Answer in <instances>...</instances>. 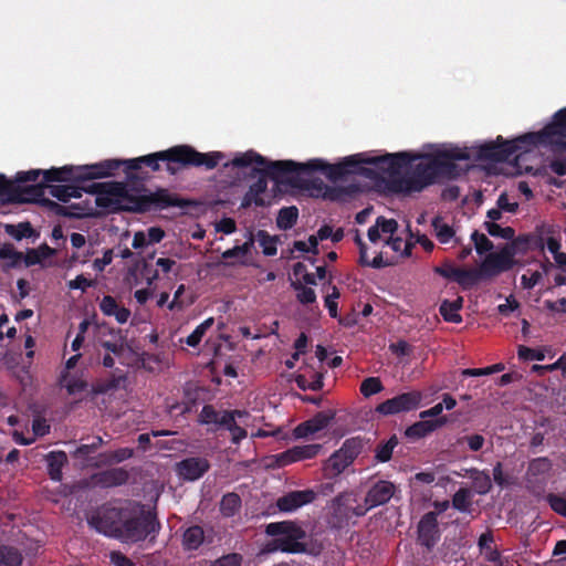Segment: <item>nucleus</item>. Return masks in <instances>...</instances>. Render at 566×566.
<instances>
[{
	"label": "nucleus",
	"mask_w": 566,
	"mask_h": 566,
	"mask_svg": "<svg viewBox=\"0 0 566 566\" xmlns=\"http://www.w3.org/2000/svg\"><path fill=\"white\" fill-rule=\"evenodd\" d=\"M87 523L96 532L126 544L147 538L154 542L161 528L157 513L134 501L119 507L104 505L91 515Z\"/></svg>",
	"instance_id": "obj_1"
},
{
	"label": "nucleus",
	"mask_w": 566,
	"mask_h": 566,
	"mask_svg": "<svg viewBox=\"0 0 566 566\" xmlns=\"http://www.w3.org/2000/svg\"><path fill=\"white\" fill-rule=\"evenodd\" d=\"M161 163L166 165L169 175L178 174L177 146L133 159H105L96 164L82 166L65 165L59 169L48 171V179H102L114 176L120 167H124L127 179L133 180L138 178L135 171L139 170L143 165L156 172L161 169Z\"/></svg>",
	"instance_id": "obj_2"
},
{
	"label": "nucleus",
	"mask_w": 566,
	"mask_h": 566,
	"mask_svg": "<svg viewBox=\"0 0 566 566\" xmlns=\"http://www.w3.org/2000/svg\"><path fill=\"white\" fill-rule=\"evenodd\" d=\"M467 155L455 149H448L447 146L436 149L431 154H423L416 158H422L415 165L410 172L403 177L394 179L390 189L394 191L419 192L426 187L436 182L438 178L457 179L465 175L469 165L464 167L454 163V158H465Z\"/></svg>",
	"instance_id": "obj_3"
},
{
	"label": "nucleus",
	"mask_w": 566,
	"mask_h": 566,
	"mask_svg": "<svg viewBox=\"0 0 566 566\" xmlns=\"http://www.w3.org/2000/svg\"><path fill=\"white\" fill-rule=\"evenodd\" d=\"M530 134H524L512 142H506L497 135V175L531 174L537 166L536 147L562 145V136H555L553 143H542L528 139L526 136Z\"/></svg>",
	"instance_id": "obj_4"
},
{
	"label": "nucleus",
	"mask_w": 566,
	"mask_h": 566,
	"mask_svg": "<svg viewBox=\"0 0 566 566\" xmlns=\"http://www.w3.org/2000/svg\"><path fill=\"white\" fill-rule=\"evenodd\" d=\"M73 182L75 185H49L48 188L50 193L62 202H67L71 198H81L83 191L95 193L96 206L107 212L119 211L122 200L127 198V187L122 182H93L90 186L84 185L86 181Z\"/></svg>",
	"instance_id": "obj_5"
},
{
	"label": "nucleus",
	"mask_w": 566,
	"mask_h": 566,
	"mask_svg": "<svg viewBox=\"0 0 566 566\" xmlns=\"http://www.w3.org/2000/svg\"><path fill=\"white\" fill-rule=\"evenodd\" d=\"M359 165L358 154L344 158L338 164H328L319 158L310 159L306 163H296L293 160H285V163L274 164V169L280 171H289V177L295 179V185L298 186L302 175H311L314 171H322L331 181H337L345 178L347 175L353 174V168Z\"/></svg>",
	"instance_id": "obj_6"
},
{
	"label": "nucleus",
	"mask_w": 566,
	"mask_h": 566,
	"mask_svg": "<svg viewBox=\"0 0 566 566\" xmlns=\"http://www.w3.org/2000/svg\"><path fill=\"white\" fill-rule=\"evenodd\" d=\"M265 534L272 537L266 544L268 552L302 554L307 551L306 532L295 521L269 523L265 526Z\"/></svg>",
	"instance_id": "obj_7"
},
{
	"label": "nucleus",
	"mask_w": 566,
	"mask_h": 566,
	"mask_svg": "<svg viewBox=\"0 0 566 566\" xmlns=\"http://www.w3.org/2000/svg\"><path fill=\"white\" fill-rule=\"evenodd\" d=\"M53 169H56L53 167ZM52 170V168H51ZM48 170L31 169L28 171H20L15 176V192L13 195V203L33 202L43 206L45 189L49 184L54 180L48 179ZM92 179H67L66 181H91Z\"/></svg>",
	"instance_id": "obj_8"
},
{
	"label": "nucleus",
	"mask_w": 566,
	"mask_h": 566,
	"mask_svg": "<svg viewBox=\"0 0 566 566\" xmlns=\"http://www.w3.org/2000/svg\"><path fill=\"white\" fill-rule=\"evenodd\" d=\"M277 163H285V160L271 161L254 150H248L245 153L238 154L230 163H226L223 166L226 168L230 166L245 168L256 165L258 167H255L254 170L258 174L266 175L279 184L295 185V179L293 177H289V171H280V169L276 170L273 168L274 164Z\"/></svg>",
	"instance_id": "obj_9"
},
{
	"label": "nucleus",
	"mask_w": 566,
	"mask_h": 566,
	"mask_svg": "<svg viewBox=\"0 0 566 566\" xmlns=\"http://www.w3.org/2000/svg\"><path fill=\"white\" fill-rule=\"evenodd\" d=\"M365 440L361 437L346 439L340 447L325 461L323 474L325 479H335L340 475L361 453Z\"/></svg>",
	"instance_id": "obj_10"
},
{
	"label": "nucleus",
	"mask_w": 566,
	"mask_h": 566,
	"mask_svg": "<svg viewBox=\"0 0 566 566\" xmlns=\"http://www.w3.org/2000/svg\"><path fill=\"white\" fill-rule=\"evenodd\" d=\"M178 172L189 167H203L206 170H212L226 155L221 151L200 153L190 145H177Z\"/></svg>",
	"instance_id": "obj_11"
},
{
	"label": "nucleus",
	"mask_w": 566,
	"mask_h": 566,
	"mask_svg": "<svg viewBox=\"0 0 566 566\" xmlns=\"http://www.w3.org/2000/svg\"><path fill=\"white\" fill-rule=\"evenodd\" d=\"M359 165H370L378 171L388 174L394 179L400 178L402 168L410 165L413 157L408 153L386 154L382 156L369 157L364 154H358Z\"/></svg>",
	"instance_id": "obj_12"
},
{
	"label": "nucleus",
	"mask_w": 566,
	"mask_h": 566,
	"mask_svg": "<svg viewBox=\"0 0 566 566\" xmlns=\"http://www.w3.org/2000/svg\"><path fill=\"white\" fill-rule=\"evenodd\" d=\"M552 471V462L547 458L533 459L527 468L525 475L526 489L535 496H542L545 493Z\"/></svg>",
	"instance_id": "obj_13"
},
{
	"label": "nucleus",
	"mask_w": 566,
	"mask_h": 566,
	"mask_svg": "<svg viewBox=\"0 0 566 566\" xmlns=\"http://www.w3.org/2000/svg\"><path fill=\"white\" fill-rule=\"evenodd\" d=\"M495 275V253H489L475 268H460L455 283L462 289L469 290L482 281Z\"/></svg>",
	"instance_id": "obj_14"
},
{
	"label": "nucleus",
	"mask_w": 566,
	"mask_h": 566,
	"mask_svg": "<svg viewBox=\"0 0 566 566\" xmlns=\"http://www.w3.org/2000/svg\"><path fill=\"white\" fill-rule=\"evenodd\" d=\"M421 400L422 394L418 390L402 392L379 403L376 407V412L382 416L408 412L419 408Z\"/></svg>",
	"instance_id": "obj_15"
},
{
	"label": "nucleus",
	"mask_w": 566,
	"mask_h": 566,
	"mask_svg": "<svg viewBox=\"0 0 566 566\" xmlns=\"http://www.w3.org/2000/svg\"><path fill=\"white\" fill-rule=\"evenodd\" d=\"M440 537L438 513L430 511L420 518L417 525V543L430 553L440 541Z\"/></svg>",
	"instance_id": "obj_16"
},
{
	"label": "nucleus",
	"mask_w": 566,
	"mask_h": 566,
	"mask_svg": "<svg viewBox=\"0 0 566 566\" xmlns=\"http://www.w3.org/2000/svg\"><path fill=\"white\" fill-rule=\"evenodd\" d=\"M188 201L170 193L167 189H159L149 195L140 196L137 201L138 211H146L151 208L165 209L169 207H188Z\"/></svg>",
	"instance_id": "obj_17"
},
{
	"label": "nucleus",
	"mask_w": 566,
	"mask_h": 566,
	"mask_svg": "<svg viewBox=\"0 0 566 566\" xmlns=\"http://www.w3.org/2000/svg\"><path fill=\"white\" fill-rule=\"evenodd\" d=\"M447 147H448V149H455V150H459L460 153H463L467 155L465 158H454V163L465 161V164L462 165L463 167L465 165H469V169H470L471 165L468 163L470 160H472V161L489 160L490 161L489 168H488L489 175L492 174V169H495V166L493 164V163H495V140H491L489 143H486L485 145H481L479 147H471V148H468V147L461 148L458 146H447Z\"/></svg>",
	"instance_id": "obj_18"
},
{
	"label": "nucleus",
	"mask_w": 566,
	"mask_h": 566,
	"mask_svg": "<svg viewBox=\"0 0 566 566\" xmlns=\"http://www.w3.org/2000/svg\"><path fill=\"white\" fill-rule=\"evenodd\" d=\"M528 240L522 237L505 243L502 247L497 245V273L507 271L513 268L515 261L514 256L524 253L527 250Z\"/></svg>",
	"instance_id": "obj_19"
},
{
	"label": "nucleus",
	"mask_w": 566,
	"mask_h": 566,
	"mask_svg": "<svg viewBox=\"0 0 566 566\" xmlns=\"http://www.w3.org/2000/svg\"><path fill=\"white\" fill-rule=\"evenodd\" d=\"M555 136L566 138V107L555 113L553 122L539 132L527 135L528 139L542 143H553Z\"/></svg>",
	"instance_id": "obj_20"
},
{
	"label": "nucleus",
	"mask_w": 566,
	"mask_h": 566,
	"mask_svg": "<svg viewBox=\"0 0 566 566\" xmlns=\"http://www.w3.org/2000/svg\"><path fill=\"white\" fill-rule=\"evenodd\" d=\"M209 469L210 462L200 457L186 458L176 465L177 474L186 481L199 480Z\"/></svg>",
	"instance_id": "obj_21"
},
{
	"label": "nucleus",
	"mask_w": 566,
	"mask_h": 566,
	"mask_svg": "<svg viewBox=\"0 0 566 566\" xmlns=\"http://www.w3.org/2000/svg\"><path fill=\"white\" fill-rule=\"evenodd\" d=\"M316 493L311 490L291 491L276 500V506L281 512H293L297 509L314 502Z\"/></svg>",
	"instance_id": "obj_22"
},
{
	"label": "nucleus",
	"mask_w": 566,
	"mask_h": 566,
	"mask_svg": "<svg viewBox=\"0 0 566 566\" xmlns=\"http://www.w3.org/2000/svg\"><path fill=\"white\" fill-rule=\"evenodd\" d=\"M397 491L396 485L387 480H379L374 483L365 496V504L369 507H377L387 504Z\"/></svg>",
	"instance_id": "obj_23"
},
{
	"label": "nucleus",
	"mask_w": 566,
	"mask_h": 566,
	"mask_svg": "<svg viewBox=\"0 0 566 566\" xmlns=\"http://www.w3.org/2000/svg\"><path fill=\"white\" fill-rule=\"evenodd\" d=\"M96 485L111 489L126 484L129 480V472L124 468H112L94 474Z\"/></svg>",
	"instance_id": "obj_24"
},
{
	"label": "nucleus",
	"mask_w": 566,
	"mask_h": 566,
	"mask_svg": "<svg viewBox=\"0 0 566 566\" xmlns=\"http://www.w3.org/2000/svg\"><path fill=\"white\" fill-rule=\"evenodd\" d=\"M99 310L105 316H114L119 324H125L130 316V311L120 306L116 298L111 295H105L102 298L99 302Z\"/></svg>",
	"instance_id": "obj_25"
},
{
	"label": "nucleus",
	"mask_w": 566,
	"mask_h": 566,
	"mask_svg": "<svg viewBox=\"0 0 566 566\" xmlns=\"http://www.w3.org/2000/svg\"><path fill=\"white\" fill-rule=\"evenodd\" d=\"M48 473L50 479L60 482L62 480V469L67 463V455L64 451H51L45 457Z\"/></svg>",
	"instance_id": "obj_26"
},
{
	"label": "nucleus",
	"mask_w": 566,
	"mask_h": 566,
	"mask_svg": "<svg viewBox=\"0 0 566 566\" xmlns=\"http://www.w3.org/2000/svg\"><path fill=\"white\" fill-rule=\"evenodd\" d=\"M205 542V531L199 525H191L182 534V548L187 552L197 551Z\"/></svg>",
	"instance_id": "obj_27"
},
{
	"label": "nucleus",
	"mask_w": 566,
	"mask_h": 566,
	"mask_svg": "<svg viewBox=\"0 0 566 566\" xmlns=\"http://www.w3.org/2000/svg\"><path fill=\"white\" fill-rule=\"evenodd\" d=\"M444 419L418 421L406 429L405 434L408 438L419 439L434 431L437 428L444 423Z\"/></svg>",
	"instance_id": "obj_28"
},
{
	"label": "nucleus",
	"mask_w": 566,
	"mask_h": 566,
	"mask_svg": "<svg viewBox=\"0 0 566 566\" xmlns=\"http://www.w3.org/2000/svg\"><path fill=\"white\" fill-rule=\"evenodd\" d=\"M0 259L6 260L4 271L20 269L23 265V252L17 251L12 243H3L0 247Z\"/></svg>",
	"instance_id": "obj_29"
},
{
	"label": "nucleus",
	"mask_w": 566,
	"mask_h": 566,
	"mask_svg": "<svg viewBox=\"0 0 566 566\" xmlns=\"http://www.w3.org/2000/svg\"><path fill=\"white\" fill-rule=\"evenodd\" d=\"M53 253L54 250L50 248L46 243L41 244L36 249H27L25 253H23V265L25 268H30L33 265L41 264L44 259L53 255Z\"/></svg>",
	"instance_id": "obj_30"
},
{
	"label": "nucleus",
	"mask_w": 566,
	"mask_h": 566,
	"mask_svg": "<svg viewBox=\"0 0 566 566\" xmlns=\"http://www.w3.org/2000/svg\"><path fill=\"white\" fill-rule=\"evenodd\" d=\"M4 232L17 241L39 237V233L29 221L19 222L18 224H4Z\"/></svg>",
	"instance_id": "obj_31"
},
{
	"label": "nucleus",
	"mask_w": 566,
	"mask_h": 566,
	"mask_svg": "<svg viewBox=\"0 0 566 566\" xmlns=\"http://www.w3.org/2000/svg\"><path fill=\"white\" fill-rule=\"evenodd\" d=\"M227 410L218 411L212 405H205L198 416L200 424H214L218 428H223L222 419L227 418Z\"/></svg>",
	"instance_id": "obj_32"
},
{
	"label": "nucleus",
	"mask_w": 566,
	"mask_h": 566,
	"mask_svg": "<svg viewBox=\"0 0 566 566\" xmlns=\"http://www.w3.org/2000/svg\"><path fill=\"white\" fill-rule=\"evenodd\" d=\"M462 303H463L462 297H458L454 301H448V300L443 301L439 308L440 314L443 317V319L446 322H450V323H457V324L461 323L462 317L459 314V311L462 307Z\"/></svg>",
	"instance_id": "obj_33"
},
{
	"label": "nucleus",
	"mask_w": 566,
	"mask_h": 566,
	"mask_svg": "<svg viewBox=\"0 0 566 566\" xmlns=\"http://www.w3.org/2000/svg\"><path fill=\"white\" fill-rule=\"evenodd\" d=\"M133 455L134 450L130 448H119L115 451L103 452L98 454V463L96 465H112L115 463H120L130 459Z\"/></svg>",
	"instance_id": "obj_34"
},
{
	"label": "nucleus",
	"mask_w": 566,
	"mask_h": 566,
	"mask_svg": "<svg viewBox=\"0 0 566 566\" xmlns=\"http://www.w3.org/2000/svg\"><path fill=\"white\" fill-rule=\"evenodd\" d=\"M124 380H125L124 376H115V375H113L106 379L97 380L96 382L92 384L90 394H91L92 398H94L98 395L107 394L112 390L117 389L119 387L120 382Z\"/></svg>",
	"instance_id": "obj_35"
},
{
	"label": "nucleus",
	"mask_w": 566,
	"mask_h": 566,
	"mask_svg": "<svg viewBox=\"0 0 566 566\" xmlns=\"http://www.w3.org/2000/svg\"><path fill=\"white\" fill-rule=\"evenodd\" d=\"M241 497L234 492L224 494L220 502V512L224 517L234 516L241 509Z\"/></svg>",
	"instance_id": "obj_36"
},
{
	"label": "nucleus",
	"mask_w": 566,
	"mask_h": 566,
	"mask_svg": "<svg viewBox=\"0 0 566 566\" xmlns=\"http://www.w3.org/2000/svg\"><path fill=\"white\" fill-rule=\"evenodd\" d=\"M398 443L399 440L396 434H392L387 441L378 443L375 449L376 462H388L391 459L394 449L398 446Z\"/></svg>",
	"instance_id": "obj_37"
},
{
	"label": "nucleus",
	"mask_w": 566,
	"mask_h": 566,
	"mask_svg": "<svg viewBox=\"0 0 566 566\" xmlns=\"http://www.w3.org/2000/svg\"><path fill=\"white\" fill-rule=\"evenodd\" d=\"M298 218V209L295 206L281 208L276 218V226L281 230L293 228Z\"/></svg>",
	"instance_id": "obj_38"
},
{
	"label": "nucleus",
	"mask_w": 566,
	"mask_h": 566,
	"mask_svg": "<svg viewBox=\"0 0 566 566\" xmlns=\"http://www.w3.org/2000/svg\"><path fill=\"white\" fill-rule=\"evenodd\" d=\"M265 177H268V176L260 174V177L258 178V180L254 181L252 185H250V187L247 191V193H249L251 196V198L254 199V205L256 207H265L268 205V202L262 197V195L268 189V181H266Z\"/></svg>",
	"instance_id": "obj_39"
},
{
	"label": "nucleus",
	"mask_w": 566,
	"mask_h": 566,
	"mask_svg": "<svg viewBox=\"0 0 566 566\" xmlns=\"http://www.w3.org/2000/svg\"><path fill=\"white\" fill-rule=\"evenodd\" d=\"M213 317L205 319L193 329V332L190 335L187 336L185 343L190 347H197L200 344L207 331L213 325Z\"/></svg>",
	"instance_id": "obj_40"
},
{
	"label": "nucleus",
	"mask_w": 566,
	"mask_h": 566,
	"mask_svg": "<svg viewBox=\"0 0 566 566\" xmlns=\"http://www.w3.org/2000/svg\"><path fill=\"white\" fill-rule=\"evenodd\" d=\"M226 417V419H222L223 428L231 433V441L235 444H239L243 439L247 438L248 432L244 428L238 426L237 421H233L230 413H228Z\"/></svg>",
	"instance_id": "obj_41"
},
{
	"label": "nucleus",
	"mask_w": 566,
	"mask_h": 566,
	"mask_svg": "<svg viewBox=\"0 0 566 566\" xmlns=\"http://www.w3.org/2000/svg\"><path fill=\"white\" fill-rule=\"evenodd\" d=\"M62 381L66 388L69 395H76L86 391L90 387L88 382L77 376H62Z\"/></svg>",
	"instance_id": "obj_42"
},
{
	"label": "nucleus",
	"mask_w": 566,
	"mask_h": 566,
	"mask_svg": "<svg viewBox=\"0 0 566 566\" xmlns=\"http://www.w3.org/2000/svg\"><path fill=\"white\" fill-rule=\"evenodd\" d=\"M493 542L494 538L491 530H488L479 538L480 553L489 562H495V548L491 546Z\"/></svg>",
	"instance_id": "obj_43"
},
{
	"label": "nucleus",
	"mask_w": 566,
	"mask_h": 566,
	"mask_svg": "<svg viewBox=\"0 0 566 566\" xmlns=\"http://www.w3.org/2000/svg\"><path fill=\"white\" fill-rule=\"evenodd\" d=\"M22 556L18 549L0 546V566H21Z\"/></svg>",
	"instance_id": "obj_44"
},
{
	"label": "nucleus",
	"mask_w": 566,
	"mask_h": 566,
	"mask_svg": "<svg viewBox=\"0 0 566 566\" xmlns=\"http://www.w3.org/2000/svg\"><path fill=\"white\" fill-rule=\"evenodd\" d=\"M256 239L263 249L264 255L273 256L276 254L277 248L275 237L270 235L265 230H259L256 232Z\"/></svg>",
	"instance_id": "obj_45"
},
{
	"label": "nucleus",
	"mask_w": 566,
	"mask_h": 566,
	"mask_svg": "<svg viewBox=\"0 0 566 566\" xmlns=\"http://www.w3.org/2000/svg\"><path fill=\"white\" fill-rule=\"evenodd\" d=\"M471 239L478 254L483 255L484 253H495L492 251L493 242L484 233H480L475 230L472 232Z\"/></svg>",
	"instance_id": "obj_46"
},
{
	"label": "nucleus",
	"mask_w": 566,
	"mask_h": 566,
	"mask_svg": "<svg viewBox=\"0 0 566 566\" xmlns=\"http://www.w3.org/2000/svg\"><path fill=\"white\" fill-rule=\"evenodd\" d=\"M471 503V492L464 488L459 489L452 497L453 507L460 512H468Z\"/></svg>",
	"instance_id": "obj_47"
},
{
	"label": "nucleus",
	"mask_w": 566,
	"mask_h": 566,
	"mask_svg": "<svg viewBox=\"0 0 566 566\" xmlns=\"http://www.w3.org/2000/svg\"><path fill=\"white\" fill-rule=\"evenodd\" d=\"M294 453L298 461L313 459L317 457V454L322 450V444L313 443V444H305V446H295Z\"/></svg>",
	"instance_id": "obj_48"
},
{
	"label": "nucleus",
	"mask_w": 566,
	"mask_h": 566,
	"mask_svg": "<svg viewBox=\"0 0 566 566\" xmlns=\"http://www.w3.org/2000/svg\"><path fill=\"white\" fill-rule=\"evenodd\" d=\"M545 500L548 503L552 511L556 514L566 517V496H562L555 493H548L545 495Z\"/></svg>",
	"instance_id": "obj_49"
},
{
	"label": "nucleus",
	"mask_w": 566,
	"mask_h": 566,
	"mask_svg": "<svg viewBox=\"0 0 566 566\" xmlns=\"http://www.w3.org/2000/svg\"><path fill=\"white\" fill-rule=\"evenodd\" d=\"M384 386L378 377H368L360 384V392L365 397H370L380 392Z\"/></svg>",
	"instance_id": "obj_50"
},
{
	"label": "nucleus",
	"mask_w": 566,
	"mask_h": 566,
	"mask_svg": "<svg viewBox=\"0 0 566 566\" xmlns=\"http://www.w3.org/2000/svg\"><path fill=\"white\" fill-rule=\"evenodd\" d=\"M15 192V180L11 181L4 175H0V200L13 203V195Z\"/></svg>",
	"instance_id": "obj_51"
},
{
	"label": "nucleus",
	"mask_w": 566,
	"mask_h": 566,
	"mask_svg": "<svg viewBox=\"0 0 566 566\" xmlns=\"http://www.w3.org/2000/svg\"><path fill=\"white\" fill-rule=\"evenodd\" d=\"M292 286L297 291V301L302 304H312L316 301L315 291L312 287L305 286L303 284L293 283Z\"/></svg>",
	"instance_id": "obj_52"
},
{
	"label": "nucleus",
	"mask_w": 566,
	"mask_h": 566,
	"mask_svg": "<svg viewBox=\"0 0 566 566\" xmlns=\"http://www.w3.org/2000/svg\"><path fill=\"white\" fill-rule=\"evenodd\" d=\"M333 419V412L319 411L308 420L315 432H319L323 429L327 428V426L331 423Z\"/></svg>",
	"instance_id": "obj_53"
},
{
	"label": "nucleus",
	"mask_w": 566,
	"mask_h": 566,
	"mask_svg": "<svg viewBox=\"0 0 566 566\" xmlns=\"http://www.w3.org/2000/svg\"><path fill=\"white\" fill-rule=\"evenodd\" d=\"M104 444V440L102 437L96 436L93 438V441L88 444H81L74 452L75 457L78 458H87L91 453L95 452L99 447Z\"/></svg>",
	"instance_id": "obj_54"
},
{
	"label": "nucleus",
	"mask_w": 566,
	"mask_h": 566,
	"mask_svg": "<svg viewBox=\"0 0 566 566\" xmlns=\"http://www.w3.org/2000/svg\"><path fill=\"white\" fill-rule=\"evenodd\" d=\"M294 452V448H291L281 453L274 454L272 457L274 464L279 468H283L294 462H297L298 460Z\"/></svg>",
	"instance_id": "obj_55"
},
{
	"label": "nucleus",
	"mask_w": 566,
	"mask_h": 566,
	"mask_svg": "<svg viewBox=\"0 0 566 566\" xmlns=\"http://www.w3.org/2000/svg\"><path fill=\"white\" fill-rule=\"evenodd\" d=\"M294 452V448H291L281 453L274 454L272 457L274 464L279 468H283L294 462H297L298 460Z\"/></svg>",
	"instance_id": "obj_56"
},
{
	"label": "nucleus",
	"mask_w": 566,
	"mask_h": 566,
	"mask_svg": "<svg viewBox=\"0 0 566 566\" xmlns=\"http://www.w3.org/2000/svg\"><path fill=\"white\" fill-rule=\"evenodd\" d=\"M433 227L436 229V232H437V239L441 242V243H447L450 241V239L454 235V231L453 229L448 226V224H439V219L436 218L433 220Z\"/></svg>",
	"instance_id": "obj_57"
},
{
	"label": "nucleus",
	"mask_w": 566,
	"mask_h": 566,
	"mask_svg": "<svg viewBox=\"0 0 566 566\" xmlns=\"http://www.w3.org/2000/svg\"><path fill=\"white\" fill-rule=\"evenodd\" d=\"M242 556L238 553H230L216 559L210 566H241Z\"/></svg>",
	"instance_id": "obj_58"
},
{
	"label": "nucleus",
	"mask_w": 566,
	"mask_h": 566,
	"mask_svg": "<svg viewBox=\"0 0 566 566\" xmlns=\"http://www.w3.org/2000/svg\"><path fill=\"white\" fill-rule=\"evenodd\" d=\"M492 486L491 479L484 473H478L473 479V488L476 493L485 494Z\"/></svg>",
	"instance_id": "obj_59"
},
{
	"label": "nucleus",
	"mask_w": 566,
	"mask_h": 566,
	"mask_svg": "<svg viewBox=\"0 0 566 566\" xmlns=\"http://www.w3.org/2000/svg\"><path fill=\"white\" fill-rule=\"evenodd\" d=\"M459 270H460V268L454 266L453 264L448 263V262L443 263L441 266H437L434 269L436 273H438L442 277L453 281V282L457 281Z\"/></svg>",
	"instance_id": "obj_60"
},
{
	"label": "nucleus",
	"mask_w": 566,
	"mask_h": 566,
	"mask_svg": "<svg viewBox=\"0 0 566 566\" xmlns=\"http://www.w3.org/2000/svg\"><path fill=\"white\" fill-rule=\"evenodd\" d=\"M376 224L380 232L385 234H394L398 229V222L395 219H386L385 217H378Z\"/></svg>",
	"instance_id": "obj_61"
},
{
	"label": "nucleus",
	"mask_w": 566,
	"mask_h": 566,
	"mask_svg": "<svg viewBox=\"0 0 566 566\" xmlns=\"http://www.w3.org/2000/svg\"><path fill=\"white\" fill-rule=\"evenodd\" d=\"M339 297V291L336 286H333V292L325 297V306L328 310L329 316L336 318L338 315L337 302Z\"/></svg>",
	"instance_id": "obj_62"
},
{
	"label": "nucleus",
	"mask_w": 566,
	"mask_h": 566,
	"mask_svg": "<svg viewBox=\"0 0 566 566\" xmlns=\"http://www.w3.org/2000/svg\"><path fill=\"white\" fill-rule=\"evenodd\" d=\"M518 208L517 202H510L505 192L497 197V220L500 219L501 211L515 212Z\"/></svg>",
	"instance_id": "obj_63"
},
{
	"label": "nucleus",
	"mask_w": 566,
	"mask_h": 566,
	"mask_svg": "<svg viewBox=\"0 0 566 566\" xmlns=\"http://www.w3.org/2000/svg\"><path fill=\"white\" fill-rule=\"evenodd\" d=\"M94 285V281L86 279L83 274L77 275L74 280L69 281L67 286L71 290L86 291L87 287Z\"/></svg>",
	"instance_id": "obj_64"
}]
</instances>
